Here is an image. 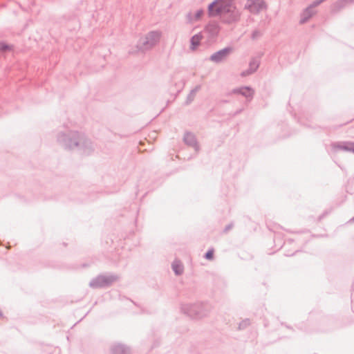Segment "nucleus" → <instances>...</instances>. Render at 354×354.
<instances>
[{
	"mask_svg": "<svg viewBox=\"0 0 354 354\" xmlns=\"http://www.w3.org/2000/svg\"><path fill=\"white\" fill-rule=\"evenodd\" d=\"M207 11L209 17L219 16L221 21L226 25L238 23L241 16L234 0H214L209 4Z\"/></svg>",
	"mask_w": 354,
	"mask_h": 354,
	"instance_id": "nucleus-1",
	"label": "nucleus"
},
{
	"mask_svg": "<svg viewBox=\"0 0 354 354\" xmlns=\"http://www.w3.org/2000/svg\"><path fill=\"white\" fill-rule=\"evenodd\" d=\"M57 140L64 148H76L83 154H89L93 149L92 142L83 133L76 131L61 132L57 135Z\"/></svg>",
	"mask_w": 354,
	"mask_h": 354,
	"instance_id": "nucleus-2",
	"label": "nucleus"
},
{
	"mask_svg": "<svg viewBox=\"0 0 354 354\" xmlns=\"http://www.w3.org/2000/svg\"><path fill=\"white\" fill-rule=\"evenodd\" d=\"M212 306L207 302L183 304L181 311L192 319H200L207 317L212 310Z\"/></svg>",
	"mask_w": 354,
	"mask_h": 354,
	"instance_id": "nucleus-3",
	"label": "nucleus"
},
{
	"mask_svg": "<svg viewBox=\"0 0 354 354\" xmlns=\"http://www.w3.org/2000/svg\"><path fill=\"white\" fill-rule=\"evenodd\" d=\"M160 36V31H150L145 37H142L139 39L137 44L138 50L145 52L151 49L159 42Z\"/></svg>",
	"mask_w": 354,
	"mask_h": 354,
	"instance_id": "nucleus-4",
	"label": "nucleus"
},
{
	"mask_svg": "<svg viewBox=\"0 0 354 354\" xmlns=\"http://www.w3.org/2000/svg\"><path fill=\"white\" fill-rule=\"evenodd\" d=\"M117 279L118 277L113 274H100L89 282V286L93 289L104 288L110 286Z\"/></svg>",
	"mask_w": 354,
	"mask_h": 354,
	"instance_id": "nucleus-5",
	"label": "nucleus"
},
{
	"mask_svg": "<svg viewBox=\"0 0 354 354\" xmlns=\"http://www.w3.org/2000/svg\"><path fill=\"white\" fill-rule=\"evenodd\" d=\"M232 52V47H225L213 53L209 57V60L216 64L221 63L225 61Z\"/></svg>",
	"mask_w": 354,
	"mask_h": 354,
	"instance_id": "nucleus-6",
	"label": "nucleus"
},
{
	"mask_svg": "<svg viewBox=\"0 0 354 354\" xmlns=\"http://www.w3.org/2000/svg\"><path fill=\"white\" fill-rule=\"evenodd\" d=\"M265 8L266 3L263 0H248L245 5V9L253 14H258Z\"/></svg>",
	"mask_w": 354,
	"mask_h": 354,
	"instance_id": "nucleus-7",
	"label": "nucleus"
},
{
	"mask_svg": "<svg viewBox=\"0 0 354 354\" xmlns=\"http://www.w3.org/2000/svg\"><path fill=\"white\" fill-rule=\"evenodd\" d=\"M331 146L334 151L343 150L354 153V142H333Z\"/></svg>",
	"mask_w": 354,
	"mask_h": 354,
	"instance_id": "nucleus-8",
	"label": "nucleus"
},
{
	"mask_svg": "<svg viewBox=\"0 0 354 354\" xmlns=\"http://www.w3.org/2000/svg\"><path fill=\"white\" fill-rule=\"evenodd\" d=\"M233 94H239L245 97L249 100H251L253 97L254 91L250 86H243L241 88H236L232 91Z\"/></svg>",
	"mask_w": 354,
	"mask_h": 354,
	"instance_id": "nucleus-9",
	"label": "nucleus"
},
{
	"mask_svg": "<svg viewBox=\"0 0 354 354\" xmlns=\"http://www.w3.org/2000/svg\"><path fill=\"white\" fill-rule=\"evenodd\" d=\"M110 354H131V351L127 346L117 343L111 346Z\"/></svg>",
	"mask_w": 354,
	"mask_h": 354,
	"instance_id": "nucleus-10",
	"label": "nucleus"
},
{
	"mask_svg": "<svg viewBox=\"0 0 354 354\" xmlns=\"http://www.w3.org/2000/svg\"><path fill=\"white\" fill-rule=\"evenodd\" d=\"M183 140L187 145L194 147L196 151L198 150V145L196 141V138L193 133L187 132L184 136Z\"/></svg>",
	"mask_w": 354,
	"mask_h": 354,
	"instance_id": "nucleus-11",
	"label": "nucleus"
},
{
	"mask_svg": "<svg viewBox=\"0 0 354 354\" xmlns=\"http://www.w3.org/2000/svg\"><path fill=\"white\" fill-rule=\"evenodd\" d=\"M353 0H338L333 6L331 11L337 13L343 9L348 3H353Z\"/></svg>",
	"mask_w": 354,
	"mask_h": 354,
	"instance_id": "nucleus-12",
	"label": "nucleus"
},
{
	"mask_svg": "<svg viewBox=\"0 0 354 354\" xmlns=\"http://www.w3.org/2000/svg\"><path fill=\"white\" fill-rule=\"evenodd\" d=\"M313 7L310 5L301 15L300 24H305L314 15Z\"/></svg>",
	"mask_w": 354,
	"mask_h": 354,
	"instance_id": "nucleus-13",
	"label": "nucleus"
},
{
	"mask_svg": "<svg viewBox=\"0 0 354 354\" xmlns=\"http://www.w3.org/2000/svg\"><path fill=\"white\" fill-rule=\"evenodd\" d=\"M202 39L203 35L201 32L192 36L190 39L191 49L194 50L197 46H198Z\"/></svg>",
	"mask_w": 354,
	"mask_h": 354,
	"instance_id": "nucleus-14",
	"label": "nucleus"
},
{
	"mask_svg": "<svg viewBox=\"0 0 354 354\" xmlns=\"http://www.w3.org/2000/svg\"><path fill=\"white\" fill-rule=\"evenodd\" d=\"M201 85H197L194 88H193L190 93L188 94L185 104H189L191 102H192L195 98L196 93L201 89Z\"/></svg>",
	"mask_w": 354,
	"mask_h": 354,
	"instance_id": "nucleus-15",
	"label": "nucleus"
},
{
	"mask_svg": "<svg viewBox=\"0 0 354 354\" xmlns=\"http://www.w3.org/2000/svg\"><path fill=\"white\" fill-rule=\"evenodd\" d=\"M205 29L213 36L217 35L219 32L218 26L216 24H209Z\"/></svg>",
	"mask_w": 354,
	"mask_h": 354,
	"instance_id": "nucleus-16",
	"label": "nucleus"
},
{
	"mask_svg": "<svg viewBox=\"0 0 354 354\" xmlns=\"http://www.w3.org/2000/svg\"><path fill=\"white\" fill-rule=\"evenodd\" d=\"M172 269L176 275H180L183 272V267L181 265V263L178 261H175L173 262Z\"/></svg>",
	"mask_w": 354,
	"mask_h": 354,
	"instance_id": "nucleus-17",
	"label": "nucleus"
},
{
	"mask_svg": "<svg viewBox=\"0 0 354 354\" xmlns=\"http://www.w3.org/2000/svg\"><path fill=\"white\" fill-rule=\"evenodd\" d=\"M259 64L260 61L257 58L254 57L249 63V68L255 72L258 69Z\"/></svg>",
	"mask_w": 354,
	"mask_h": 354,
	"instance_id": "nucleus-18",
	"label": "nucleus"
},
{
	"mask_svg": "<svg viewBox=\"0 0 354 354\" xmlns=\"http://www.w3.org/2000/svg\"><path fill=\"white\" fill-rule=\"evenodd\" d=\"M250 325L249 319L242 320L239 324V330H244Z\"/></svg>",
	"mask_w": 354,
	"mask_h": 354,
	"instance_id": "nucleus-19",
	"label": "nucleus"
},
{
	"mask_svg": "<svg viewBox=\"0 0 354 354\" xmlns=\"http://www.w3.org/2000/svg\"><path fill=\"white\" fill-rule=\"evenodd\" d=\"M213 256H214V250L213 249H210L205 254V256L204 257L206 259H208V260H211L213 259Z\"/></svg>",
	"mask_w": 354,
	"mask_h": 354,
	"instance_id": "nucleus-20",
	"label": "nucleus"
},
{
	"mask_svg": "<svg viewBox=\"0 0 354 354\" xmlns=\"http://www.w3.org/2000/svg\"><path fill=\"white\" fill-rule=\"evenodd\" d=\"M203 14V10L202 9L197 10L196 14L194 16V21H198L201 19Z\"/></svg>",
	"mask_w": 354,
	"mask_h": 354,
	"instance_id": "nucleus-21",
	"label": "nucleus"
},
{
	"mask_svg": "<svg viewBox=\"0 0 354 354\" xmlns=\"http://www.w3.org/2000/svg\"><path fill=\"white\" fill-rule=\"evenodd\" d=\"M262 35L261 32L259 30H255L252 33V39H257Z\"/></svg>",
	"mask_w": 354,
	"mask_h": 354,
	"instance_id": "nucleus-22",
	"label": "nucleus"
},
{
	"mask_svg": "<svg viewBox=\"0 0 354 354\" xmlns=\"http://www.w3.org/2000/svg\"><path fill=\"white\" fill-rule=\"evenodd\" d=\"M254 71H253L252 69H250V68H248L247 70H245L243 71L241 73V75L242 77H246V76H248L252 73H254Z\"/></svg>",
	"mask_w": 354,
	"mask_h": 354,
	"instance_id": "nucleus-23",
	"label": "nucleus"
},
{
	"mask_svg": "<svg viewBox=\"0 0 354 354\" xmlns=\"http://www.w3.org/2000/svg\"><path fill=\"white\" fill-rule=\"evenodd\" d=\"M326 0H315V1H313L310 4V6H311V7L315 8V7L318 6L319 4H321L322 3H323Z\"/></svg>",
	"mask_w": 354,
	"mask_h": 354,
	"instance_id": "nucleus-24",
	"label": "nucleus"
},
{
	"mask_svg": "<svg viewBox=\"0 0 354 354\" xmlns=\"http://www.w3.org/2000/svg\"><path fill=\"white\" fill-rule=\"evenodd\" d=\"M10 48L9 46L4 44L0 43V51H6Z\"/></svg>",
	"mask_w": 354,
	"mask_h": 354,
	"instance_id": "nucleus-25",
	"label": "nucleus"
},
{
	"mask_svg": "<svg viewBox=\"0 0 354 354\" xmlns=\"http://www.w3.org/2000/svg\"><path fill=\"white\" fill-rule=\"evenodd\" d=\"M187 19L189 23H192L194 21V16L192 15V12H189L187 15Z\"/></svg>",
	"mask_w": 354,
	"mask_h": 354,
	"instance_id": "nucleus-26",
	"label": "nucleus"
},
{
	"mask_svg": "<svg viewBox=\"0 0 354 354\" xmlns=\"http://www.w3.org/2000/svg\"><path fill=\"white\" fill-rule=\"evenodd\" d=\"M233 225L232 224H229L227 225L225 227V230L224 231L225 232H227L228 230H230L232 227Z\"/></svg>",
	"mask_w": 354,
	"mask_h": 354,
	"instance_id": "nucleus-27",
	"label": "nucleus"
},
{
	"mask_svg": "<svg viewBox=\"0 0 354 354\" xmlns=\"http://www.w3.org/2000/svg\"><path fill=\"white\" fill-rule=\"evenodd\" d=\"M349 222H354V216L350 219Z\"/></svg>",
	"mask_w": 354,
	"mask_h": 354,
	"instance_id": "nucleus-28",
	"label": "nucleus"
},
{
	"mask_svg": "<svg viewBox=\"0 0 354 354\" xmlns=\"http://www.w3.org/2000/svg\"><path fill=\"white\" fill-rule=\"evenodd\" d=\"M241 111H242V110H241V109H240L239 111H236V113H241Z\"/></svg>",
	"mask_w": 354,
	"mask_h": 354,
	"instance_id": "nucleus-29",
	"label": "nucleus"
}]
</instances>
